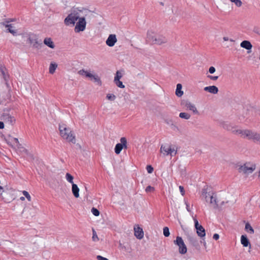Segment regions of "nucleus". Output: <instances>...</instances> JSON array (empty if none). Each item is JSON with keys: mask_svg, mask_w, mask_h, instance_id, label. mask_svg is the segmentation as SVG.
<instances>
[{"mask_svg": "<svg viewBox=\"0 0 260 260\" xmlns=\"http://www.w3.org/2000/svg\"><path fill=\"white\" fill-rule=\"evenodd\" d=\"M59 130L60 135L62 138L69 142H71L73 144L76 143L75 137L72 134V131L69 127H67L64 124H59Z\"/></svg>", "mask_w": 260, "mask_h": 260, "instance_id": "obj_1", "label": "nucleus"}, {"mask_svg": "<svg viewBox=\"0 0 260 260\" xmlns=\"http://www.w3.org/2000/svg\"><path fill=\"white\" fill-rule=\"evenodd\" d=\"M81 10L78 8L74 9L73 12L69 14L68 16L64 19V23L66 25H70L71 24L74 25L76 21L79 18V12H81Z\"/></svg>", "mask_w": 260, "mask_h": 260, "instance_id": "obj_2", "label": "nucleus"}, {"mask_svg": "<svg viewBox=\"0 0 260 260\" xmlns=\"http://www.w3.org/2000/svg\"><path fill=\"white\" fill-rule=\"evenodd\" d=\"M239 133H242L241 136L243 138H247L249 140H252L254 142H259L260 143V134L248 129L239 131Z\"/></svg>", "mask_w": 260, "mask_h": 260, "instance_id": "obj_3", "label": "nucleus"}, {"mask_svg": "<svg viewBox=\"0 0 260 260\" xmlns=\"http://www.w3.org/2000/svg\"><path fill=\"white\" fill-rule=\"evenodd\" d=\"M28 41L32 45V47L38 49H40L43 45L42 40L39 39L38 36L34 34L29 36Z\"/></svg>", "mask_w": 260, "mask_h": 260, "instance_id": "obj_4", "label": "nucleus"}, {"mask_svg": "<svg viewBox=\"0 0 260 260\" xmlns=\"http://www.w3.org/2000/svg\"><path fill=\"white\" fill-rule=\"evenodd\" d=\"M20 153L22 157L26 158V159H34L33 155L28 152L27 149L19 144L17 140V154Z\"/></svg>", "mask_w": 260, "mask_h": 260, "instance_id": "obj_5", "label": "nucleus"}, {"mask_svg": "<svg viewBox=\"0 0 260 260\" xmlns=\"http://www.w3.org/2000/svg\"><path fill=\"white\" fill-rule=\"evenodd\" d=\"M174 243L179 247V252L180 253L183 254L186 253V246L181 237L177 236L176 240L174 241Z\"/></svg>", "mask_w": 260, "mask_h": 260, "instance_id": "obj_6", "label": "nucleus"}, {"mask_svg": "<svg viewBox=\"0 0 260 260\" xmlns=\"http://www.w3.org/2000/svg\"><path fill=\"white\" fill-rule=\"evenodd\" d=\"M208 203L210 206L214 209H219L218 201L216 193L212 192L211 194H209Z\"/></svg>", "mask_w": 260, "mask_h": 260, "instance_id": "obj_7", "label": "nucleus"}, {"mask_svg": "<svg viewBox=\"0 0 260 260\" xmlns=\"http://www.w3.org/2000/svg\"><path fill=\"white\" fill-rule=\"evenodd\" d=\"M255 169V165H252L248 166L247 164H245L243 165L240 166L238 168V171L239 173L243 174L248 175L252 173Z\"/></svg>", "mask_w": 260, "mask_h": 260, "instance_id": "obj_8", "label": "nucleus"}, {"mask_svg": "<svg viewBox=\"0 0 260 260\" xmlns=\"http://www.w3.org/2000/svg\"><path fill=\"white\" fill-rule=\"evenodd\" d=\"M194 222V227L196 229L197 234L201 238H204L206 235L205 229L202 225L199 224L198 220L196 218H193Z\"/></svg>", "mask_w": 260, "mask_h": 260, "instance_id": "obj_9", "label": "nucleus"}, {"mask_svg": "<svg viewBox=\"0 0 260 260\" xmlns=\"http://www.w3.org/2000/svg\"><path fill=\"white\" fill-rule=\"evenodd\" d=\"M78 22L76 23L75 27V31L76 32H79L85 30L86 27V22L84 17H80L78 18Z\"/></svg>", "mask_w": 260, "mask_h": 260, "instance_id": "obj_10", "label": "nucleus"}, {"mask_svg": "<svg viewBox=\"0 0 260 260\" xmlns=\"http://www.w3.org/2000/svg\"><path fill=\"white\" fill-rule=\"evenodd\" d=\"M181 105L185 107L186 109L191 111L194 114H199V112L197 109L195 105L191 103L188 101H183L181 103Z\"/></svg>", "mask_w": 260, "mask_h": 260, "instance_id": "obj_11", "label": "nucleus"}, {"mask_svg": "<svg viewBox=\"0 0 260 260\" xmlns=\"http://www.w3.org/2000/svg\"><path fill=\"white\" fill-rule=\"evenodd\" d=\"M223 127L229 131H231L233 134L236 135H241L242 133H239V132L243 131L242 129H237V127L234 126L232 125L231 124L228 123H224L223 124Z\"/></svg>", "mask_w": 260, "mask_h": 260, "instance_id": "obj_12", "label": "nucleus"}, {"mask_svg": "<svg viewBox=\"0 0 260 260\" xmlns=\"http://www.w3.org/2000/svg\"><path fill=\"white\" fill-rule=\"evenodd\" d=\"M5 140L7 143L12 148L14 151L16 152V138L9 135L5 139Z\"/></svg>", "mask_w": 260, "mask_h": 260, "instance_id": "obj_13", "label": "nucleus"}, {"mask_svg": "<svg viewBox=\"0 0 260 260\" xmlns=\"http://www.w3.org/2000/svg\"><path fill=\"white\" fill-rule=\"evenodd\" d=\"M117 38L115 35L111 34L107 39L106 44L109 47H113L117 42Z\"/></svg>", "mask_w": 260, "mask_h": 260, "instance_id": "obj_14", "label": "nucleus"}, {"mask_svg": "<svg viewBox=\"0 0 260 260\" xmlns=\"http://www.w3.org/2000/svg\"><path fill=\"white\" fill-rule=\"evenodd\" d=\"M134 234L135 236L138 239H141L143 238L144 233L143 229L138 225L134 227Z\"/></svg>", "mask_w": 260, "mask_h": 260, "instance_id": "obj_15", "label": "nucleus"}, {"mask_svg": "<svg viewBox=\"0 0 260 260\" xmlns=\"http://www.w3.org/2000/svg\"><path fill=\"white\" fill-rule=\"evenodd\" d=\"M10 21H6L5 22H3L0 23L1 25L5 26L6 28H7V30L13 34L14 36L15 35V34L16 33V31H15V30L13 29L12 28L13 27L12 25V24H9L8 23Z\"/></svg>", "mask_w": 260, "mask_h": 260, "instance_id": "obj_16", "label": "nucleus"}, {"mask_svg": "<svg viewBox=\"0 0 260 260\" xmlns=\"http://www.w3.org/2000/svg\"><path fill=\"white\" fill-rule=\"evenodd\" d=\"M167 42V39L166 37L162 36H157L155 38L153 44H156L158 45H161L163 43H165Z\"/></svg>", "mask_w": 260, "mask_h": 260, "instance_id": "obj_17", "label": "nucleus"}, {"mask_svg": "<svg viewBox=\"0 0 260 260\" xmlns=\"http://www.w3.org/2000/svg\"><path fill=\"white\" fill-rule=\"evenodd\" d=\"M172 147L171 145H162L160 147V151L161 152L164 153L166 155H170V152Z\"/></svg>", "mask_w": 260, "mask_h": 260, "instance_id": "obj_18", "label": "nucleus"}, {"mask_svg": "<svg viewBox=\"0 0 260 260\" xmlns=\"http://www.w3.org/2000/svg\"><path fill=\"white\" fill-rule=\"evenodd\" d=\"M204 90L213 94H216L218 92V88L214 85L205 87Z\"/></svg>", "mask_w": 260, "mask_h": 260, "instance_id": "obj_19", "label": "nucleus"}, {"mask_svg": "<svg viewBox=\"0 0 260 260\" xmlns=\"http://www.w3.org/2000/svg\"><path fill=\"white\" fill-rule=\"evenodd\" d=\"M241 243L244 247H247L249 246V248H251V245L249 242L248 239L246 235H242L241 237Z\"/></svg>", "mask_w": 260, "mask_h": 260, "instance_id": "obj_20", "label": "nucleus"}, {"mask_svg": "<svg viewBox=\"0 0 260 260\" xmlns=\"http://www.w3.org/2000/svg\"><path fill=\"white\" fill-rule=\"evenodd\" d=\"M187 238L191 245H192L193 246H196L198 245V240L194 236L188 235L187 236Z\"/></svg>", "mask_w": 260, "mask_h": 260, "instance_id": "obj_21", "label": "nucleus"}, {"mask_svg": "<svg viewBox=\"0 0 260 260\" xmlns=\"http://www.w3.org/2000/svg\"><path fill=\"white\" fill-rule=\"evenodd\" d=\"M240 46L247 50H251L252 47V45L250 41L247 40L243 41L240 44Z\"/></svg>", "mask_w": 260, "mask_h": 260, "instance_id": "obj_22", "label": "nucleus"}, {"mask_svg": "<svg viewBox=\"0 0 260 260\" xmlns=\"http://www.w3.org/2000/svg\"><path fill=\"white\" fill-rule=\"evenodd\" d=\"M209 194H211L210 192H208L207 188H204L202 190V200H204L206 202L208 203Z\"/></svg>", "mask_w": 260, "mask_h": 260, "instance_id": "obj_23", "label": "nucleus"}, {"mask_svg": "<svg viewBox=\"0 0 260 260\" xmlns=\"http://www.w3.org/2000/svg\"><path fill=\"white\" fill-rule=\"evenodd\" d=\"M72 191L75 198H77L79 197V188L77 184L75 183L72 184Z\"/></svg>", "mask_w": 260, "mask_h": 260, "instance_id": "obj_24", "label": "nucleus"}, {"mask_svg": "<svg viewBox=\"0 0 260 260\" xmlns=\"http://www.w3.org/2000/svg\"><path fill=\"white\" fill-rule=\"evenodd\" d=\"M44 43L50 48L53 49L55 47L54 43L50 38H45L44 41Z\"/></svg>", "mask_w": 260, "mask_h": 260, "instance_id": "obj_25", "label": "nucleus"}, {"mask_svg": "<svg viewBox=\"0 0 260 260\" xmlns=\"http://www.w3.org/2000/svg\"><path fill=\"white\" fill-rule=\"evenodd\" d=\"M147 41L153 44L155 38H156V36L154 35V32L151 31H148L147 32Z\"/></svg>", "mask_w": 260, "mask_h": 260, "instance_id": "obj_26", "label": "nucleus"}, {"mask_svg": "<svg viewBox=\"0 0 260 260\" xmlns=\"http://www.w3.org/2000/svg\"><path fill=\"white\" fill-rule=\"evenodd\" d=\"M182 89V85L180 83L177 84L176 89V94L178 97H181L183 94V91Z\"/></svg>", "mask_w": 260, "mask_h": 260, "instance_id": "obj_27", "label": "nucleus"}, {"mask_svg": "<svg viewBox=\"0 0 260 260\" xmlns=\"http://www.w3.org/2000/svg\"><path fill=\"white\" fill-rule=\"evenodd\" d=\"M118 247L120 249L124 250L125 251H126L127 252H128V253L131 252V251H132L131 248L128 246H126L124 245L123 244H122L120 242H119Z\"/></svg>", "mask_w": 260, "mask_h": 260, "instance_id": "obj_28", "label": "nucleus"}, {"mask_svg": "<svg viewBox=\"0 0 260 260\" xmlns=\"http://www.w3.org/2000/svg\"><path fill=\"white\" fill-rule=\"evenodd\" d=\"M5 70L6 69L4 67L0 66V72L5 81H6V84L7 85V77H8V76L5 73Z\"/></svg>", "mask_w": 260, "mask_h": 260, "instance_id": "obj_29", "label": "nucleus"}, {"mask_svg": "<svg viewBox=\"0 0 260 260\" xmlns=\"http://www.w3.org/2000/svg\"><path fill=\"white\" fill-rule=\"evenodd\" d=\"M57 67V64L56 63L51 62L49 66V73L53 74L55 72Z\"/></svg>", "mask_w": 260, "mask_h": 260, "instance_id": "obj_30", "label": "nucleus"}, {"mask_svg": "<svg viewBox=\"0 0 260 260\" xmlns=\"http://www.w3.org/2000/svg\"><path fill=\"white\" fill-rule=\"evenodd\" d=\"M122 149V145L121 142L120 143L117 144L114 149L115 153L117 154H119L121 152Z\"/></svg>", "mask_w": 260, "mask_h": 260, "instance_id": "obj_31", "label": "nucleus"}, {"mask_svg": "<svg viewBox=\"0 0 260 260\" xmlns=\"http://www.w3.org/2000/svg\"><path fill=\"white\" fill-rule=\"evenodd\" d=\"M179 117L185 119H189L190 118V115L187 113L181 112L179 114Z\"/></svg>", "mask_w": 260, "mask_h": 260, "instance_id": "obj_32", "label": "nucleus"}, {"mask_svg": "<svg viewBox=\"0 0 260 260\" xmlns=\"http://www.w3.org/2000/svg\"><path fill=\"white\" fill-rule=\"evenodd\" d=\"M120 141L122 144V148L126 149L127 148L126 139L125 137H122L120 138Z\"/></svg>", "mask_w": 260, "mask_h": 260, "instance_id": "obj_33", "label": "nucleus"}, {"mask_svg": "<svg viewBox=\"0 0 260 260\" xmlns=\"http://www.w3.org/2000/svg\"><path fill=\"white\" fill-rule=\"evenodd\" d=\"M245 230L250 234L254 233V230L248 222L246 223L245 224Z\"/></svg>", "mask_w": 260, "mask_h": 260, "instance_id": "obj_34", "label": "nucleus"}, {"mask_svg": "<svg viewBox=\"0 0 260 260\" xmlns=\"http://www.w3.org/2000/svg\"><path fill=\"white\" fill-rule=\"evenodd\" d=\"M66 178L67 180L69 182L72 183V184L73 183H74V182H73L74 177L70 174H69L68 173H67L66 175Z\"/></svg>", "mask_w": 260, "mask_h": 260, "instance_id": "obj_35", "label": "nucleus"}, {"mask_svg": "<svg viewBox=\"0 0 260 260\" xmlns=\"http://www.w3.org/2000/svg\"><path fill=\"white\" fill-rule=\"evenodd\" d=\"M232 3H233L238 7H240L242 5V2L241 0H230Z\"/></svg>", "mask_w": 260, "mask_h": 260, "instance_id": "obj_36", "label": "nucleus"}, {"mask_svg": "<svg viewBox=\"0 0 260 260\" xmlns=\"http://www.w3.org/2000/svg\"><path fill=\"white\" fill-rule=\"evenodd\" d=\"M106 98L108 100L114 101L116 99V96L113 94L108 93L106 95Z\"/></svg>", "mask_w": 260, "mask_h": 260, "instance_id": "obj_37", "label": "nucleus"}, {"mask_svg": "<svg viewBox=\"0 0 260 260\" xmlns=\"http://www.w3.org/2000/svg\"><path fill=\"white\" fill-rule=\"evenodd\" d=\"M163 234L166 237H168L170 236L169 229L168 227L166 226L163 229Z\"/></svg>", "mask_w": 260, "mask_h": 260, "instance_id": "obj_38", "label": "nucleus"}, {"mask_svg": "<svg viewBox=\"0 0 260 260\" xmlns=\"http://www.w3.org/2000/svg\"><path fill=\"white\" fill-rule=\"evenodd\" d=\"M91 211L92 213L95 216H98L100 215V211L95 208H92Z\"/></svg>", "mask_w": 260, "mask_h": 260, "instance_id": "obj_39", "label": "nucleus"}, {"mask_svg": "<svg viewBox=\"0 0 260 260\" xmlns=\"http://www.w3.org/2000/svg\"><path fill=\"white\" fill-rule=\"evenodd\" d=\"M114 82L118 87L123 88L125 87L124 85L123 84L122 82L121 81H120V80L114 81Z\"/></svg>", "mask_w": 260, "mask_h": 260, "instance_id": "obj_40", "label": "nucleus"}, {"mask_svg": "<svg viewBox=\"0 0 260 260\" xmlns=\"http://www.w3.org/2000/svg\"><path fill=\"white\" fill-rule=\"evenodd\" d=\"M122 77V74L119 71H117L116 72V76L114 78V81H116V80H120Z\"/></svg>", "mask_w": 260, "mask_h": 260, "instance_id": "obj_41", "label": "nucleus"}, {"mask_svg": "<svg viewBox=\"0 0 260 260\" xmlns=\"http://www.w3.org/2000/svg\"><path fill=\"white\" fill-rule=\"evenodd\" d=\"M92 79H94V82L98 83L99 84L101 85L102 81L100 77L98 75H93Z\"/></svg>", "mask_w": 260, "mask_h": 260, "instance_id": "obj_42", "label": "nucleus"}, {"mask_svg": "<svg viewBox=\"0 0 260 260\" xmlns=\"http://www.w3.org/2000/svg\"><path fill=\"white\" fill-rule=\"evenodd\" d=\"M22 193L25 197V198L27 199V200L28 201H31V197H30V196L29 195V193L27 191H26L25 190H24V191H22Z\"/></svg>", "mask_w": 260, "mask_h": 260, "instance_id": "obj_43", "label": "nucleus"}, {"mask_svg": "<svg viewBox=\"0 0 260 260\" xmlns=\"http://www.w3.org/2000/svg\"><path fill=\"white\" fill-rule=\"evenodd\" d=\"M169 153L171 156H174L177 154V150L175 149L174 148H172Z\"/></svg>", "mask_w": 260, "mask_h": 260, "instance_id": "obj_44", "label": "nucleus"}, {"mask_svg": "<svg viewBox=\"0 0 260 260\" xmlns=\"http://www.w3.org/2000/svg\"><path fill=\"white\" fill-rule=\"evenodd\" d=\"M154 190V188L150 185L148 186L145 189V191L146 192H152Z\"/></svg>", "mask_w": 260, "mask_h": 260, "instance_id": "obj_45", "label": "nucleus"}, {"mask_svg": "<svg viewBox=\"0 0 260 260\" xmlns=\"http://www.w3.org/2000/svg\"><path fill=\"white\" fill-rule=\"evenodd\" d=\"M147 172L149 174L152 173L153 171V168L151 165H148L146 167Z\"/></svg>", "mask_w": 260, "mask_h": 260, "instance_id": "obj_46", "label": "nucleus"}, {"mask_svg": "<svg viewBox=\"0 0 260 260\" xmlns=\"http://www.w3.org/2000/svg\"><path fill=\"white\" fill-rule=\"evenodd\" d=\"M87 71H85V70L84 69H82V70H79L78 72V73L80 75H81V76H85V74H86Z\"/></svg>", "mask_w": 260, "mask_h": 260, "instance_id": "obj_47", "label": "nucleus"}, {"mask_svg": "<svg viewBox=\"0 0 260 260\" xmlns=\"http://www.w3.org/2000/svg\"><path fill=\"white\" fill-rule=\"evenodd\" d=\"M253 32L258 35L260 36V28L257 27H255L253 30Z\"/></svg>", "mask_w": 260, "mask_h": 260, "instance_id": "obj_48", "label": "nucleus"}, {"mask_svg": "<svg viewBox=\"0 0 260 260\" xmlns=\"http://www.w3.org/2000/svg\"><path fill=\"white\" fill-rule=\"evenodd\" d=\"M207 78H209L210 79H211L212 80L215 81V80H217V79L218 78V76H211V75H208Z\"/></svg>", "mask_w": 260, "mask_h": 260, "instance_id": "obj_49", "label": "nucleus"}, {"mask_svg": "<svg viewBox=\"0 0 260 260\" xmlns=\"http://www.w3.org/2000/svg\"><path fill=\"white\" fill-rule=\"evenodd\" d=\"M92 239L93 241L98 240H99V238L98 237V236L96 234V233L94 230H93V236H92Z\"/></svg>", "mask_w": 260, "mask_h": 260, "instance_id": "obj_50", "label": "nucleus"}, {"mask_svg": "<svg viewBox=\"0 0 260 260\" xmlns=\"http://www.w3.org/2000/svg\"><path fill=\"white\" fill-rule=\"evenodd\" d=\"M179 188L181 192V194L182 196H184L185 194V190L183 187L182 186H179Z\"/></svg>", "mask_w": 260, "mask_h": 260, "instance_id": "obj_51", "label": "nucleus"}, {"mask_svg": "<svg viewBox=\"0 0 260 260\" xmlns=\"http://www.w3.org/2000/svg\"><path fill=\"white\" fill-rule=\"evenodd\" d=\"M209 72L210 74H213L215 72V68L214 67H210L209 69Z\"/></svg>", "mask_w": 260, "mask_h": 260, "instance_id": "obj_52", "label": "nucleus"}, {"mask_svg": "<svg viewBox=\"0 0 260 260\" xmlns=\"http://www.w3.org/2000/svg\"><path fill=\"white\" fill-rule=\"evenodd\" d=\"M85 76L86 77H88V78H90L91 79H92V77H93V75H92V74L87 72V73L85 74Z\"/></svg>", "mask_w": 260, "mask_h": 260, "instance_id": "obj_53", "label": "nucleus"}, {"mask_svg": "<svg viewBox=\"0 0 260 260\" xmlns=\"http://www.w3.org/2000/svg\"><path fill=\"white\" fill-rule=\"evenodd\" d=\"M201 239H202V240L200 241L201 243L203 244L204 248H207V244H206V242L205 239L203 238H202Z\"/></svg>", "mask_w": 260, "mask_h": 260, "instance_id": "obj_54", "label": "nucleus"}, {"mask_svg": "<svg viewBox=\"0 0 260 260\" xmlns=\"http://www.w3.org/2000/svg\"><path fill=\"white\" fill-rule=\"evenodd\" d=\"M96 259L98 260H109L107 258L103 257L102 256H101V255H98L96 256Z\"/></svg>", "mask_w": 260, "mask_h": 260, "instance_id": "obj_55", "label": "nucleus"}, {"mask_svg": "<svg viewBox=\"0 0 260 260\" xmlns=\"http://www.w3.org/2000/svg\"><path fill=\"white\" fill-rule=\"evenodd\" d=\"M219 238V236L218 234H214L213 236V238L215 240H217Z\"/></svg>", "mask_w": 260, "mask_h": 260, "instance_id": "obj_56", "label": "nucleus"}, {"mask_svg": "<svg viewBox=\"0 0 260 260\" xmlns=\"http://www.w3.org/2000/svg\"><path fill=\"white\" fill-rule=\"evenodd\" d=\"M185 205H186V210L188 211V212H190L191 210H190V207H189V204L187 202H185Z\"/></svg>", "mask_w": 260, "mask_h": 260, "instance_id": "obj_57", "label": "nucleus"}, {"mask_svg": "<svg viewBox=\"0 0 260 260\" xmlns=\"http://www.w3.org/2000/svg\"><path fill=\"white\" fill-rule=\"evenodd\" d=\"M5 124L3 121H0V129H3L4 128Z\"/></svg>", "mask_w": 260, "mask_h": 260, "instance_id": "obj_58", "label": "nucleus"}, {"mask_svg": "<svg viewBox=\"0 0 260 260\" xmlns=\"http://www.w3.org/2000/svg\"><path fill=\"white\" fill-rule=\"evenodd\" d=\"M223 40L224 41H229V38H228V37H224L223 38Z\"/></svg>", "mask_w": 260, "mask_h": 260, "instance_id": "obj_59", "label": "nucleus"}, {"mask_svg": "<svg viewBox=\"0 0 260 260\" xmlns=\"http://www.w3.org/2000/svg\"><path fill=\"white\" fill-rule=\"evenodd\" d=\"M224 202L223 201V202H221V203L219 205V208H221V207H222V206L224 205Z\"/></svg>", "mask_w": 260, "mask_h": 260, "instance_id": "obj_60", "label": "nucleus"}, {"mask_svg": "<svg viewBox=\"0 0 260 260\" xmlns=\"http://www.w3.org/2000/svg\"><path fill=\"white\" fill-rule=\"evenodd\" d=\"M3 188L1 186H0V193H1L3 191Z\"/></svg>", "mask_w": 260, "mask_h": 260, "instance_id": "obj_61", "label": "nucleus"}, {"mask_svg": "<svg viewBox=\"0 0 260 260\" xmlns=\"http://www.w3.org/2000/svg\"><path fill=\"white\" fill-rule=\"evenodd\" d=\"M19 199L21 201H24L25 200V198L24 197H20Z\"/></svg>", "mask_w": 260, "mask_h": 260, "instance_id": "obj_62", "label": "nucleus"}, {"mask_svg": "<svg viewBox=\"0 0 260 260\" xmlns=\"http://www.w3.org/2000/svg\"><path fill=\"white\" fill-rule=\"evenodd\" d=\"M229 41L230 42H235V41L234 40L232 39H229Z\"/></svg>", "mask_w": 260, "mask_h": 260, "instance_id": "obj_63", "label": "nucleus"}, {"mask_svg": "<svg viewBox=\"0 0 260 260\" xmlns=\"http://www.w3.org/2000/svg\"><path fill=\"white\" fill-rule=\"evenodd\" d=\"M26 253V252H22V253H21V254H20V255H23L25 254Z\"/></svg>", "mask_w": 260, "mask_h": 260, "instance_id": "obj_64", "label": "nucleus"}]
</instances>
